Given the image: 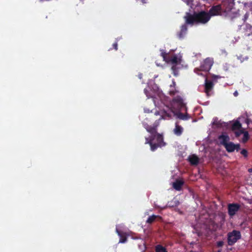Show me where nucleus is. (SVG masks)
Listing matches in <instances>:
<instances>
[{"instance_id":"f257e3e1","label":"nucleus","mask_w":252,"mask_h":252,"mask_svg":"<svg viewBox=\"0 0 252 252\" xmlns=\"http://www.w3.org/2000/svg\"><path fill=\"white\" fill-rule=\"evenodd\" d=\"M184 18L186 24L192 26L206 24L210 21V16L207 12L202 10L193 14L187 12Z\"/></svg>"},{"instance_id":"f03ea898","label":"nucleus","mask_w":252,"mask_h":252,"mask_svg":"<svg viewBox=\"0 0 252 252\" xmlns=\"http://www.w3.org/2000/svg\"><path fill=\"white\" fill-rule=\"evenodd\" d=\"M234 5V0H223L221 4L213 6L208 13L210 16L221 15L222 12L230 11Z\"/></svg>"},{"instance_id":"7ed1b4c3","label":"nucleus","mask_w":252,"mask_h":252,"mask_svg":"<svg viewBox=\"0 0 252 252\" xmlns=\"http://www.w3.org/2000/svg\"><path fill=\"white\" fill-rule=\"evenodd\" d=\"M145 140V144H149L150 145L152 151H155L159 147L165 145L162 135L158 133L157 129L155 133L151 134V136L149 137H146Z\"/></svg>"},{"instance_id":"20e7f679","label":"nucleus","mask_w":252,"mask_h":252,"mask_svg":"<svg viewBox=\"0 0 252 252\" xmlns=\"http://www.w3.org/2000/svg\"><path fill=\"white\" fill-rule=\"evenodd\" d=\"M166 63L172 64L171 70L172 73L174 76H178L179 69L178 66L180 65L182 63V57L181 56H178L176 55H174L171 57L169 56Z\"/></svg>"},{"instance_id":"39448f33","label":"nucleus","mask_w":252,"mask_h":252,"mask_svg":"<svg viewBox=\"0 0 252 252\" xmlns=\"http://www.w3.org/2000/svg\"><path fill=\"white\" fill-rule=\"evenodd\" d=\"M172 107L178 111H187L186 104L184 102L183 98L180 96H177L173 99Z\"/></svg>"},{"instance_id":"423d86ee","label":"nucleus","mask_w":252,"mask_h":252,"mask_svg":"<svg viewBox=\"0 0 252 252\" xmlns=\"http://www.w3.org/2000/svg\"><path fill=\"white\" fill-rule=\"evenodd\" d=\"M241 238V233L239 231L233 230L227 234V243L229 246L233 245L238 240Z\"/></svg>"},{"instance_id":"0eeeda50","label":"nucleus","mask_w":252,"mask_h":252,"mask_svg":"<svg viewBox=\"0 0 252 252\" xmlns=\"http://www.w3.org/2000/svg\"><path fill=\"white\" fill-rule=\"evenodd\" d=\"M213 64V61L210 58L206 59L201 63L200 68H195L194 70V72L199 74L198 72L200 71H209Z\"/></svg>"},{"instance_id":"6e6552de","label":"nucleus","mask_w":252,"mask_h":252,"mask_svg":"<svg viewBox=\"0 0 252 252\" xmlns=\"http://www.w3.org/2000/svg\"><path fill=\"white\" fill-rule=\"evenodd\" d=\"M240 205L237 203H231L228 205V213L230 217H233L239 211Z\"/></svg>"},{"instance_id":"1a4fd4ad","label":"nucleus","mask_w":252,"mask_h":252,"mask_svg":"<svg viewBox=\"0 0 252 252\" xmlns=\"http://www.w3.org/2000/svg\"><path fill=\"white\" fill-rule=\"evenodd\" d=\"M226 151L228 153H232L235 151L238 152L240 149V145L239 144H234L232 142H229L225 146Z\"/></svg>"},{"instance_id":"9d476101","label":"nucleus","mask_w":252,"mask_h":252,"mask_svg":"<svg viewBox=\"0 0 252 252\" xmlns=\"http://www.w3.org/2000/svg\"><path fill=\"white\" fill-rule=\"evenodd\" d=\"M205 92L207 94L208 96H209L210 92L213 89L214 87V84L213 82L211 80H208L207 79L205 80Z\"/></svg>"},{"instance_id":"9b49d317","label":"nucleus","mask_w":252,"mask_h":252,"mask_svg":"<svg viewBox=\"0 0 252 252\" xmlns=\"http://www.w3.org/2000/svg\"><path fill=\"white\" fill-rule=\"evenodd\" d=\"M155 115H160V117L158 119V121L161 119H170L171 118V114L170 112H168L165 111H161L160 112L156 111L155 113Z\"/></svg>"},{"instance_id":"f8f14e48","label":"nucleus","mask_w":252,"mask_h":252,"mask_svg":"<svg viewBox=\"0 0 252 252\" xmlns=\"http://www.w3.org/2000/svg\"><path fill=\"white\" fill-rule=\"evenodd\" d=\"M185 23L181 27V29L179 32L177 34L178 37L180 39H183L187 33L188 28Z\"/></svg>"},{"instance_id":"ddd939ff","label":"nucleus","mask_w":252,"mask_h":252,"mask_svg":"<svg viewBox=\"0 0 252 252\" xmlns=\"http://www.w3.org/2000/svg\"><path fill=\"white\" fill-rule=\"evenodd\" d=\"M220 141V144L224 147L229 142L230 138L229 136L227 134H222L220 135L218 137Z\"/></svg>"},{"instance_id":"4468645a","label":"nucleus","mask_w":252,"mask_h":252,"mask_svg":"<svg viewBox=\"0 0 252 252\" xmlns=\"http://www.w3.org/2000/svg\"><path fill=\"white\" fill-rule=\"evenodd\" d=\"M143 125L144 127L146 128L147 131L150 133V134L155 133L156 132V129L157 127V125L154 126H150L146 122H143Z\"/></svg>"},{"instance_id":"2eb2a0df","label":"nucleus","mask_w":252,"mask_h":252,"mask_svg":"<svg viewBox=\"0 0 252 252\" xmlns=\"http://www.w3.org/2000/svg\"><path fill=\"white\" fill-rule=\"evenodd\" d=\"M184 185V182L177 180L173 183V187L176 190L179 191L181 190L183 185Z\"/></svg>"},{"instance_id":"dca6fc26","label":"nucleus","mask_w":252,"mask_h":252,"mask_svg":"<svg viewBox=\"0 0 252 252\" xmlns=\"http://www.w3.org/2000/svg\"><path fill=\"white\" fill-rule=\"evenodd\" d=\"M189 161L191 165H196L199 163V158L195 155L189 157Z\"/></svg>"},{"instance_id":"f3484780","label":"nucleus","mask_w":252,"mask_h":252,"mask_svg":"<svg viewBox=\"0 0 252 252\" xmlns=\"http://www.w3.org/2000/svg\"><path fill=\"white\" fill-rule=\"evenodd\" d=\"M156 219H157V220L158 221H160L162 220V218L159 216L153 215L148 218L146 221V222L147 223L151 224L154 221H155L156 220Z\"/></svg>"},{"instance_id":"a211bd4d","label":"nucleus","mask_w":252,"mask_h":252,"mask_svg":"<svg viewBox=\"0 0 252 252\" xmlns=\"http://www.w3.org/2000/svg\"><path fill=\"white\" fill-rule=\"evenodd\" d=\"M175 115L177 116V117L180 119L183 120H187L189 118V117L187 113V111H186L185 114H183L181 112V111H178L175 114Z\"/></svg>"},{"instance_id":"6ab92c4d","label":"nucleus","mask_w":252,"mask_h":252,"mask_svg":"<svg viewBox=\"0 0 252 252\" xmlns=\"http://www.w3.org/2000/svg\"><path fill=\"white\" fill-rule=\"evenodd\" d=\"M183 131V127L181 126H179L177 123H176L175 128L174 129V133L177 136H180L182 134Z\"/></svg>"},{"instance_id":"aec40b11","label":"nucleus","mask_w":252,"mask_h":252,"mask_svg":"<svg viewBox=\"0 0 252 252\" xmlns=\"http://www.w3.org/2000/svg\"><path fill=\"white\" fill-rule=\"evenodd\" d=\"M116 231L118 233V235L120 236V239L119 240V243H125L127 241V237L126 236L125 234L122 233L120 231H119L118 229H116Z\"/></svg>"},{"instance_id":"412c9836","label":"nucleus","mask_w":252,"mask_h":252,"mask_svg":"<svg viewBox=\"0 0 252 252\" xmlns=\"http://www.w3.org/2000/svg\"><path fill=\"white\" fill-rule=\"evenodd\" d=\"M241 127L242 125L238 121L235 122L232 125V130L233 131L241 129Z\"/></svg>"},{"instance_id":"4be33fe9","label":"nucleus","mask_w":252,"mask_h":252,"mask_svg":"<svg viewBox=\"0 0 252 252\" xmlns=\"http://www.w3.org/2000/svg\"><path fill=\"white\" fill-rule=\"evenodd\" d=\"M156 252H167L166 248L161 245H158L156 247Z\"/></svg>"},{"instance_id":"5701e85b","label":"nucleus","mask_w":252,"mask_h":252,"mask_svg":"<svg viewBox=\"0 0 252 252\" xmlns=\"http://www.w3.org/2000/svg\"><path fill=\"white\" fill-rule=\"evenodd\" d=\"M160 55L163 58V61L166 63L169 57L168 54L162 50Z\"/></svg>"},{"instance_id":"b1692460","label":"nucleus","mask_w":252,"mask_h":252,"mask_svg":"<svg viewBox=\"0 0 252 252\" xmlns=\"http://www.w3.org/2000/svg\"><path fill=\"white\" fill-rule=\"evenodd\" d=\"M249 133L247 131H245L243 134V137L242 138V142L243 143H246L249 139Z\"/></svg>"},{"instance_id":"393cba45","label":"nucleus","mask_w":252,"mask_h":252,"mask_svg":"<svg viewBox=\"0 0 252 252\" xmlns=\"http://www.w3.org/2000/svg\"><path fill=\"white\" fill-rule=\"evenodd\" d=\"M245 131L243 130L239 129L238 130H236L235 131V134L236 137L240 136L242 134H244Z\"/></svg>"},{"instance_id":"a878e982","label":"nucleus","mask_w":252,"mask_h":252,"mask_svg":"<svg viewBox=\"0 0 252 252\" xmlns=\"http://www.w3.org/2000/svg\"><path fill=\"white\" fill-rule=\"evenodd\" d=\"M241 154L245 158L248 157V151L246 149H243L241 151Z\"/></svg>"},{"instance_id":"bb28decb","label":"nucleus","mask_w":252,"mask_h":252,"mask_svg":"<svg viewBox=\"0 0 252 252\" xmlns=\"http://www.w3.org/2000/svg\"><path fill=\"white\" fill-rule=\"evenodd\" d=\"M224 243L222 241H220L217 242V246L218 247H221L223 246Z\"/></svg>"},{"instance_id":"cd10ccee","label":"nucleus","mask_w":252,"mask_h":252,"mask_svg":"<svg viewBox=\"0 0 252 252\" xmlns=\"http://www.w3.org/2000/svg\"><path fill=\"white\" fill-rule=\"evenodd\" d=\"M112 46H113V48L115 50H118V43H117V42H115V43H114L113 44Z\"/></svg>"},{"instance_id":"c85d7f7f","label":"nucleus","mask_w":252,"mask_h":252,"mask_svg":"<svg viewBox=\"0 0 252 252\" xmlns=\"http://www.w3.org/2000/svg\"><path fill=\"white\" fill-rule=\"evenodd\" d=\"M177 93H178V91H177L176 90H175V91H170L169 92V94L171 95H175Z\"/></svg>"},{"instance_id":"c756f323","label":"nucleus","mask_w":252,"mask_h":252,"mask_svg":"<svg viewBox=\"0 0 252 252\" xmlns=\"http://www.w3.org/2000/svg\"><path fill=\"white\" fill-rule=\"evenodd\" d=\"M176 86V82L175 81L173 80L172 81V84L170 85V87H175Z\"/></svg>"},{"instance_id":"7c9ffc66","label":"nucleus","mask_w":252,"mask_h":252,"mask_svg":"<svg viewBox=\"0 0 252 252\" xmlns=\"http://www.w3.org/2000/svg\"><path fill=\"white\" fill-rule=\"evenodd\" d=\"M143 3H146L147 0H140Z\"/></svg>"},{"instance_id":"2f4dec72","label":"nucleus","mask_w":252,"mask_h":252,"mask_svg":"<svg viewBox=\"0 0 252 252\" xmlns=\"http://www.w3.org/2000/svg\"><path fill=\"white\" fill-rule=\"evenodd\" d=\"M248 172L249 173H252V167L251 168L248 169Z\"/></svg>"},{"instance_id":"473e14b6","label":"nucleus","mask_w":252,"mask_h":252,"mask_svg":"<svg viewBox=\"0 0 252 252\" xmlns=\"http://www.w3.org/2000/svg\"><path fill=\"white\" fill-rule=\"evenodd\" d=\"M234 95L235 96H237V95H238V93H237V92H236H236L234 93Z\"/></svg>"},{"instance_id":"72a5a7b5","label":"nucleus","mask_w":252,"mask_h":252,"mask_svg":"<svg viewBox=\"0 0 252 252\" xmlns=\"http://www.w3.org/2000/svg\"><path fill=\"white\" fill-rule=\"evenodd\" d=\"M144 92H145V93L146 94L147 96H148V94H147V90L146 89H145Z\"/></svg>"},{"instance_id":"f704fd0d","label":"nucleus","mask_w":252,"mask_h":252,"mask_svg":"<svg viewBox=\"0 0 252 252\" xmlns=\"http://www.w3.org/2000/svg\"><path fill=\"white\" fill-rule=\"evenodd\" d=\"M215 77L217 78H220V77H219L218 76H215Z\"/></svg>"}]
</instances>
